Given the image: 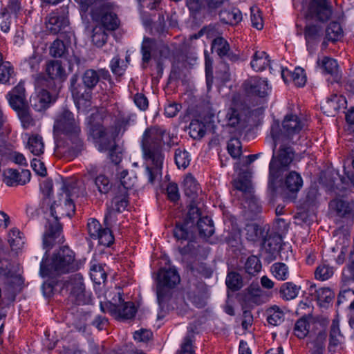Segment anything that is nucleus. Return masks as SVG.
I'll list each match as a JSON object with an SVG mask.
<instances>
[{
  "mask_svg": "<svg viewBox=\"0 0 354 354\" xmlns=\"http://www.w3.org/2000/svg\"><path fill=\"white\" fill-rule=\"evenodd\" d=\"M53 190L51 182L46 181L41 187L44 198L40 203V209L44 214L49 212L51 219L47 218L45 232L43 236L44 248L50 249L54 245L55 239L62 232V225L59 220L63 217H71L75 211L73 200L68 194L62 192L51 201L50 195Z\"/></svg>",
  "mask_w": 354,
  "mask_h": 354,
  "instance_id": "obj_1",
  "label": "nucleus"
},
{
  "mask_svg": "<svg viewBox=\"0 0 354 354\" xmlns=\"http://www.w3.org/2000/svg\"><path fill=\"white\" fill-rule=\"evenodd\" d=\"M170 136L167 131L158 127H151L144 131L141 147L143 158L146 162V175L148 182L153 185L162 178V169L165 160L162 147L165 145L164 137Z\"/></svg>",
  "mask_w": 354,
  "mask_h": 354,
  "instance_id": "obj_2",
  "label": "nucleus"
},
{
  "mask_svg": "<svg viewBox=\"0 0 354 354\" xmlns=\"http://www.w3.org/2000/svg\"><path fill=\"white\" fill-rule=\"evenodd\" d=\"M53 131L55 136H64L67 148L66 152L70 156H77L83 150L80 121L72 112L64 110L57 116Z\"/></svg>",
  "mask_w": 354,
  "mask_h": 354,
  "instance_id": "obj_3",
  "label": "nucleus"
},
{
  "mask_svg": "<svg viewBox=\"0 0 354 354\" xmlns=\"http://www.w3.org/2000/svg\"><path fill=\"white\" fill-rule=\"evenodd\" d=\"M53 246L50 248V250ZM46 259L43 258L40 263V274L43 277H50L55 274H66L79 269V263L75 259V252L68 246H62L52 256L50 263L47 264V253L46 248Z\"/></svg>",
  "mask_w": 354,
  "mask_h": 354,
  "instance_id": "obj_4",
  "label": "nucleus"
},
{
  "mask_svg": "<svg viewBox=\"0 0 354 354\" xmlns=\"http://www.w3.org/2000/svg\"><path fill=\"white\" fill-rule=\"evenodd\" d=\"M102 117L100 114H93L89 120L88 130L89 134L99 144L100 151H110L111 158L115 164L120 162V158L114 156L113 149L115 145V135L112 128H105L102 124Z\"/></svg>",
  "mask_w": 354,
  "mask_h": 354,
  "instance_id": "obj_5",
  "label": "nucleus"
},
{
  "mask_svg": "<svg viewBox=\"0 0 354 354\" xmlns=\"http://www.w3.org/2000/svg\"><path fill=\"white\" fill-rule=\"evenodd\" d=\"M283 132L279 133V125H273L271 128L270 134L274 142V149L281 142L286 140L292 143L299 139V133L304 127L303 122L295 115H287L282 123Z\"/></svg>",
  "mask_w": 354,
  "mask_h": 354,
  "instance_id": "obj_6",
  "label": "nucleus"
},
{
  "mask_svg": "<svg viewBox=\"0 0 354 354\" xmlns=\"http://www.w3.org/2000/svg\"><path fill=\"white\" fill-rule=\"evenodd\" d=\"M78 77L73 75L71 80V91L74 100L77 102H88L91 98V90L99 82L96 71L93 69L86 70L82 75L84 85L77 83Z\"/></svg>",
  "mask_w": 354,
  "mask_h": 354,
  "instance_id": "obj_7",
  "label": "nucleus"
},
{
  "mask_svg": "<svg viewBox=\"0 0 354 354\" xmlns=\"http://www.w3.org/2000/svg\"><path fill=\"white\" fill-rule=\"evenodd\" d=\"M127 174V171H123L121 173L120 183L115 190V196L111 201V209L108 210L104 216V223L106 226L111 225L112 223L115 221L116 212H122L128 206V190L131 185L125 180V176Z\"/></svg>",
  "mask_w": 354,
  "mask_h": 354,
  "instance_id": "obj_8",
  "label": "nucleus"
},
{
  "mask_svg": "<svg viewBox=\"0 0 354 354\" xmlns=\"http://www.w3.org/2000/svg\"><path fill=\"white\" fill-rule=\"evenodd\" d=\"M118 301L113 299L115 303L112 301L100 302V309L103 313H109L117 319H132L136 313V308L134 304L131 301L124 302L120 292H118Z\"/></svg>",
  "mask_w": 354,
  "mask_h": 354,
  "instance_id": "obj_9",
  "label": "nucleus"
},
{
  "mask_svg": "<svg viewBox=\"0 0 354 354\" xmlns=\"http://www.w3.org/2000/svg\"><path fill=\"white\" fill-rule=\"evenodd\" d=\"M272 87L266 78L253 76L245 82V102L265 99L271 93Z\"/></svg>",
  "mask_w": 354,
  "mask_h": 354,
  "instance_id": "obj_10",
  "label": "nucleus"
},
{
  "mask_svg": "<svg viewBox=\"0 0 354 354\" xmlns=\"http://www.w3.org/2000/svg\"><path fill=\"white\" fill-rule=\"evenodd\" d=\"M156 295L159 305H162L167 296L165 288H172L180 283V278L174 268H161L156 277Z\"/></svg>",
  "mask_w": 354,
  "mask_h": 354,
  "instance_id": "obj_11",
  "label": "nucleus"
},
{
  "mask_svg": "<svg viewBox=\"0 0 354 354\" xmlns=\"http://www.w3.org/2000/svg\"><path fill=\"white\" fill-rule=\"evenodd\" d=\"M303 13L307 19L325 21L333 12L327 0H306L303 3Z\"/></svg>",
  "mask_w": 354,
  "mask_h": 354,
  "instance_id": "obj_12",
  "label": "nucleus"
},
{
  "mask_svg": "<svg viewBox=\"0 0 354 354\" xmlns=\"http://www.w3.org/2000/svg\"><path fill=\"white\" fill-rule=\"evenodd\" d=\"M112 9L111 3H105L100 4V7L93 8L91 11L92 19L100 24L98 26H102L104 30H116L119 27L120 21Z\"/></svg>",
  "mask_w": 354,
  "mask_h": 354,
  "instance_id": "obj_13",
  "label": "nucleus"
},
{
  "mask_svg": "<svg viewBox=\"0 0 354 354\" xmlns=\"http://www.w3.org/2000/svg\"><path fill=\"white\" fill-rule=\"evenodd\" d=\"M192 201L184 223L176 224L174 230V235L177 240H190L193 237L190 228L194 226L196 221L201 218L199 208Z\"/></svg>",
  "mask_w": 354,
  "mask_h": 354,
  "instance_id": "obj_14",
  "label": "nucleus"
},
{
  "mask_svg": "<svg viewBox=\"0 0 354 354\" xmlns=\"http://www.w3.org/2000/svg\"><path fill=\"white\" fill-rule=\"evenodd\" d=\"M294 157L295 151L292 148L285 144H281L277 153L276 155L274 153L270 160L269 165L270 176L272 178H277L279 176V169L288 167Z\"/></svg>",
  "mask_w": 354,
  "mask_h": 354,
  "instance_id": "obj_15",
  "label": "nucleus"
},
{
  "mask_svg": "<svg viewBox=\"0 0 354 354\" xmlns=\"http://www.w3.org/2000/svg\"><path fill=\"white\" fill-rule=\"evenodd\" d=\"M63 288L69 292V297L73 303L77 305L84 303L85 285L80 273L71 275L68 279L64 282Z\"/></svg>",
  "mask_w": 354,
  "mask_h": 354,
  "instance_id": "obj_16",
  "label": "nucleus"
},
{
  "mask_svg": "<svg viewBox=\"0 0 354 354\" xmlns=\"http://www.w3.org/2000/svg\"><path fill=\"white\" fill-rule=\"evenodd\" d=\"M54 86V88L48 87L49 90L41 89L35 95L30 97V105L35 111H41L46 109L52 102L56 100L59 91L55 83Z\"/></svg>",
  "mask_w": 354,
  "mask_h": 354,
  "instance_id": "obj_17",
  "label": "nucleus"
},
{
  "mask_svg": "<svg viewBox=\"0 0 354 354\" xmlns=\"http://www.w3.org/2000/svg\"><path fill=\"white\" fill-rule=\"evenodd\" d=\"M272 296V292L263 290L258 282H252L245 290V305H261L270 301Z\"/></svg>",
  "mask_w": 354,
  "mask_h": 354,
  "instance_id": "obj_18",
  "label": "nucleus"
},
{
  "mask_svg": "<svg viewBox=\"0 0 354 354\" xmlns=\"http://www.w3.org/2000/svg\"><path fill=\"white\" fill-rule=\"evenodd\" d=\"M46 72L48 75L50 81L48 82V87L55 88L54 84L61 88V84L66 77V73L64 68L62 66L61 62L53 60L46 64Z\"/></svg>",
  "mask_w": 354,
  "mask_h": 354,
  "instance_id": "obj_19",
  "label": "nucleus"
},
{
  "mask_svg": "<svg viewBox=\"0 0 354 354\" xmlns=\"http://www.w3.org/2000/svg\"><path fill=\"white\" fill-rule=\"evenodd\" d=\"M3 182L8 186L24 185L30 180L31 174L28 169L19 171L15 169H6L3 171Z\"/></svg>",
  "mask_w": 354,
  "mask_h": 354,
  "instance_id": "obj_20",
  "label": "nucleus"
},
{
  "mask_svg": "<svg viewBox=\"0 0 354 354\" xmlns=\"http://www.w3.org/2000/svg\"><path fill=\"white\" fill-rule=\"evenodd\" d=\"M45 24L50 34L57 35L66 32L65 28L68 26L69 21L67 17L52 12L46 17Z\"/></svg>",
  "mask_w": 354,
  "mask_h": 354,
  "instance_id": "obj_21",
  "label": "nucleus"
},
{
  "mask_svg": "<svg viewBox=\"0 0 354 354\" xmlns=\"http://www.w3.org/2000/svg\"><path fill=\"white\" fill-rule=\"evenodd\" d=\"M303 179L301 175L292 171L287 174L282 182L283 191L287 194L293 195V198L303 187Z\"/></svg>",
  "mask_w": 354,
  "mask_h": 354,
  "instance_id": "obj_22",
  "label": "nucleus"
},
{
  "mask_svg": "<svg viewBox=\"0 0 354 354\" xmlns=\"http://www.w3.org/2000/svg\"><path fill=\"white\" fill-rule=\"evenodd\" d=\"M330 207L334 209L339 217L351 218H354V201L353 198L344 200L337 198L330 203Z\"/></svg>",
  "mask_w": 354,
  "mask_h": 354,
  "instance_id": "obj_23",
  "label": "nucleus"
},
{
  "mask_svg": "<svg viewBox=\"0 0 354 354\" xmlns=\"http://www.w3.org/2000/svg\"><path fill=\"white\" fill-rule=\"evenodd\" d=\"M10 106L15 109L26 106V90L23 83L19 82L6 95Z\"/></svg>",
  "mask_w": 354,
  "mask_h": 354,
  "instance_id": "obj_24",
  "label": "nucleus"
},
{
  "mask_svg": "<svg viewBox=\"0 0 354 354\" xmlns=\"http://www.w3.org/2000/svg\"><path fill=\"white\" fill-rule=\"evenodd\" d=\"M346 100L342 95H331L322 105V109L328 116L335 115L337 111L346 107Z\"/></svg>",
  "mask_w": 354,
  "mask_h": 354,
  "instance_id": "obj_25",
  "label": "nucleus"
},
{
  "mask_svg": "<svg viewBox=\"0 0 354 354\" xmlns=\"http://www.w3.org/2000/svg\"><path fill=\"white\" fill-rule=\"evenodd\" d=\"M270 64L269 56L265 51L255 50L253 53L250 61V66L254 71H263L268 66H270V73H272L274 71V68Z\"/></svg>",
  "mask_w": 354,
  "mask_h": 354,
  "instance_id": "obj_26",
  "label": "nucleus"
},
{
  "mask_svg": "<svg viewBox=\"0 0 354 354\" xmlns=\"http://www.w3.org/2000/svg\"><path fill=\"white\" fill-rule=\"evenodd\" d=\"M243 164L239 160L234 164L236 177L232 182L231 194L239 199L243 196Z\"/></svg>",
  "mask_w": 354,
  "mask_h": 354,
  "instance_id": "obj_27",
  "label": "nucleus"
},
{
  "mask_svg": "<svg viewBox=\"0 0 354 354\" xmlns=\"http://www.w3.org/2000/svg\"><path fill=\"white\" fill-rule=\"evenodd\" d=\"M315 324V319L311 315L302 316L295 323L294 333L298 338L303 339L307 336Z\"/></svg>",
  "mask_w": 354,
  "mask_h": 354,
  "instance_id": "obj_28",
  "label": "nucleus"
},
{
  "mask_svg": "<svg viewBox=\"0 0 354 354\" xmlns=\"http://www.w3.org/2000/svg\"><path fill=\"white\" fill-rule=\"evenodd\" d=\"M317 64L322 69V72L330 75L334 81L337 82L339 80V68L335 59L324 57L321 61L317 60Z\"/></svg>",
  "mask_w": 354,
  "mask_h": 354,
  "instance_id": "obj_29",
  "label": "nucleus"
},
{
  "mask_svg": "<svg viewBox=\"0 0 354 354\" xmlns=\"http://www.w3.org/2000/svg\"><path fill=\"white\" fill-rule=\"evenodd\" d=\"M185 194L189 197L192 202L195 201L198 193L201 192L200 186L192 174H187L184 179Z\"/></svg>",
  "mask_w": 354,
  "mask_h": 354,
  "instance_id": "obj_30",
  "label": "nucleus"
},
{
  "mask_svg": "<svg viewBox=\"0 0 354 354\" xmlns=\"http://www.w3.org/2000/svg\"><path fill=\"white\" fill-rule=\"evenodd\" d=\"M301 286L293 282H285L281 284L279 288L280 297L284 301L295 299L299 295Z\"/></svg>",
  "mask_w": 354,
  "mask_h": 354,
  "instance_id": "obj_31",
  "label": "nucleus"
},
{
  "mask_svg": "<svg viewBox=\"0 0 354 354\" xmlns=\"http://www.w3.org/2000/svg\"><path fill=\"white\" fill-rule=\"evenodd\" d=\"M21 8V0H7L5 6L1 9L0 17L9 19L11 15L17 16Z\"/></svg>",
  "mask_w": 354,
  "mask_h": 354,
  "instance_id": "obj_32",
  "label": "nucleus"
},
{
  "mask_svg": "<svg viewBox=\"0 0 354 354\" xmlns=\"http://www.w3.org/2000/svg\"><path fill=\"white\" fill-rule=\"evenodd\" d=\"M199 235L203 239L209 238L214 233L213 221L208 216L201 218L197 222Z\"/></svg>",
  "mask_w": 354,
  "mask_h": 354,
  "instance_id": "obj_33",
  "label": "nucleus"
},
{
  "mask_svg": "<svg viewBox=\"0 0 354 354\" xmlns=\"http://www.w3.org/2000/svg\"><path fill=\"white\" fill-rule=\"evenodd\" d=\"M344 36V30L339 22L331 21L326 28V39L335 42L339 41Z\"/></svg>",
  "mask_w": 354,
  "mask_h": 354,
  "instance_id": "obj_34",
  "label": "nucleus"
},
{
  "mask_svg": "<svg viewBox=\"0 0 354 354\" xmlns=\"http://www.w3.org/2000/svg\"><path fill=\"white\" fill-rule=\"evenodd\" d=\"M335 237L338 238L336 239V241H339V245H337L336 247L332 248L333 252H339L337 257H336L335 255H332V257L335 259V261L338 264H342L345 259V251L346 245L348 243V239L344 234L337 236V235L335 236Z\"/></svg>",
  "mask_w": 354,
  "mask_h": 354,
  "instance_id": "obj_35",
  "label": "nucleus"
},
{
  "mask_svg": "<svg viewBox=\"0 0 354 354\" xmlns=\"http://www.w3.org/2000/svg\"><path fill=\"white\" fill-rule=\"evenodd\" d=\"M270 271L272 275L278 281H286L290 276L289 268L284 263L277 262L273 263Z\"/></svg>",
  "mask_w": 354,
  "mask_h": 354,
  "instance_id": "obj_36",
  "label": "nucleus"
},
{
  "mask_svg": "<svg viewBox=\"0 0 354 354\" xmlns=\"http://www.w3.org/2000/svg\"><path fill=\"white\" fill-rule=\"evenodd\" d=\"M267 321L272 326L280 325L284 321V313L277 306H271L267 310Z\"/></svg>",
  "mask_w": 354,
  "mask_h": 354,
  "instance_id": "obj_37",
  "label": "nucleus"
},
{
  "mask_svg": "<svg viewBox=\"0 0 354 354\" xmlns=\"http://www.w3.org/2000/svg\"><path fill=\"white\" fill-rule=\"evenodd\" d=\"M28 148L35 156H39L44 153V144L42 137L38 134H33L29 137Z\"/></svg>",
  "mask_w": 354,
  "mask_h": 354,
  "instance_id": "obj_38",
  "label": "nucleus"
},
{
  "mask_svg": "<svg viewBox=\"0 0 354 354\" xmlns=\"http://www.w3.org/2000/svg\"><path fill=\"white\" fill-rule=\"evenodd\" d=\"M62 193L68 194L69 198L74 201L75 197L84 195V190H81L75 180H68L64 183L62 187Z\"/></svg>",
  "mask_w": 354,
  "mask_h": 354,
  "instance_id": "obj_39",
  "label": "nucleus"
},
{
  "mask_svg": "<svg viewBox=\"0 0 354 354\" xmlns=\"http://www.w3.org/2000/svg\"><path fill=\"white\" fill-rule=\"evenodd\" d=\"M245 235L248 241L256 242L263 236V230L257 223L252 222L245 227Z\"/></svg>",
  "mask_w": 354,
  "mask_h": 354,
  "instance_id": "obj_40",
  "label": "nucleus"
},
{
  "mask_svg": "<svg viewBox=\"0 0 354 354\" xmlns=\"http://www.w3.org/2000/svg\"><path fill=\"white\" fill-rule=\"evenodd\" d=\"M219 17L222 21L231 25L236 24L242 19L241 12L236 9L222 10L219 13Z\"/></svg>",
  "mask_w": 354,
  "mask_h": 354,
  "instance_id": "obj_41",
  "label": "nucleus"
},
{
  "mask_svg": "<svg viewBox=\"0 0 354 354\" xmlns=\"http://www.w3.org/2000/svg\"><path fill=\"white\" fill-rule=\"evenodd\" d=\"M225 0H190V4H194L192 8L199 10L202 7H206L209 12L221 7Z\"/></svg>",
  "mask_w": 354,
  "mask_h": 354,
  "instance_id": "obj_42",
  "label": "nucleus"
},
{
  "mask_svg": "<svg viewBox=\"0 0 354 354\" xmlns=\"http://www.w3.org/2000/svg\"><path fill=\"white\" fill-rule=\"evenodd\" d=\"M15 110L17 112V115L24 129H28L35 125V120L32 117L27 105Z\"/></svg>",
  "mask_w": 354,
  "mask_h": 354,
  "instance_id": "obj_43",
  "label": "nucleus"
},
{
  "mask_svg": "<svg viewBox=\"0 0 354 354\" xmlns=\"http://www.w3.org/2000/svg\"><path fill=\"white\" fill-rule=\"evenodd\" d=\"M315 297L321 306L326 307L334 298L333 292L328 288H320L315 292Z\"/></svg>",
  "mask_w": 354,
  "mask_h": 354,
  "instance_id": "obj_44",
  "label": "nucleus"
},
{
  "mask_svg": "<svg viewBox=\"0 0 354 354\" xmlns=\"http://www.w3.org/2000/svg\"><path fill=\"white\" fill-rule=\"evenodd\" d=\"M212 49L220 57H223L227 55L230 51V46L227 41L223 37H216L212 41Z\"/></svg>",
  "mask_w": 354,
  "mask_h": 354,
  "instance_id": "obj_45",
  "label": "nucleus"
},
{
  "mask_svg": "<svg viewBox=\"0 0 354 354\" xmlns=\"http://www.w3.org/2000/svg\"><path fill=\"white\" fill-rule=\"evenodd\" d=\"M322 35V27L318 24H308L305 27L304 36L307 42L319 39Z\"/></svg>",
  "mask_w": 354,
  "mask_h": 354,
  "instance_id": "obj_46",
  "label": "nucleus"
},
{
  "mask_svg": "<svg viewBox=\"0 0 354 354\" xmlns=\"http://www.w3.org/2000/svg\"><path fill=\"white\" fill-rule=\"evenodd\" d=\"M155 40L149 37H145L141 46L143 64H147L151 58V53L155 47Z\"/></svg>",
  "mask_w": 354,
  "mask_h": 354,
  "instance_id": "obj_47",
  "label": "nucleus"
},
{
  "mask_svg": "<svg viewBox=\"0 0 354 354\" xmlns=\"http://www.w3.org/2000/svg\"><path fill=\"white\" fill-rule=\"evenodd\" d=\"M108 35L102 26H95L93 29L92 42L98 48L102 47L106 42Z\"/></svg>",
  "mask_w": 354,
  "mask_h": 354,
  "instance_id": "obj_48",
  "label": "nucleus"
},
{
  "mask_svg": "<svg viewBox=\"0 0 354 354\" xmlns=\"http://www.w3.org/2000/svg\"><path fill=\"white\" fill-rule=\"evenodd\" d=\"M12 65L9 62H5L0 65V83L8 84L10 80L15 76Z\"/></svg>",
  "mask_w": 354,
  "mask_h": 354,
  "instance_id": "obj_49",
  "label": "nucleus"
},
{
  "mask_svg": "<svg viewBox=\"0 0 354 354\" xmlns=\"http://www.w3.org/2000/svg\"><path fill=\"white\" fill-rule=\"evenodd\" d=\"M261 270L260 260L256 256H250L245 263V271L250 275H255Z\"/></svg>",
  "mask_w": 354,
  "mask_h": 354,
  "instance_id": "obj_50",
  "label": "nucleus"
},
{
  "mask_svg": "<svg viewBox=\"0 0 354 354\" xmlns=\"http://www.w3.org/2000/svg\"><path fill=\"white\" fill-rule=\"evenodd\" d=\"M189 129L190 136L194 139H201L205 135V126L199 120H192Z\"/></svg>",
  "mask_w": 354,
  "mask_h": 354,
  "instance_id": "obj_51",
  "label": "nucleus"
},
{
  "mask_svg": "<svg viewBox=\"0 0 354 354\" xmlns=\"http://www.w3.org/2000/svg\"><path fill=\"white\" fill-rule=\"evenodd\" d=\"M94 184L100 194H107L112 187V184L109 178L103 174L97 176L94 179Z\"/></svg>",
  "mask_w": 354,
  "mask_h": 354,
  "instance_id": "obj_52",
  "label": "nucleus"
},
{
  "mask_svg": "<svg viewBox=\"0 0 354 354\" xmlns=\"http://www.w3.org/2000/svg\"><path fill=\"white\" fill-rule=\"evenodd\" d=\"M227 151L233 158H239L242 154V143L240 139L231 138L227 142Z\"/></svg>",
  "mask_w": 354,
  "mask_h": 354,
  "instance_id": "obj_53",
  "label": "nucleus"
},
{
  "mask_svg": "<svg viewBox=\"0 0 354 354\" xmlns=\"http://www.w3.org/2000/svg\"><path fill=\"white\" fill-rule=\"evenodd\" d=\"M343 336L341 334L339 322L333 320L330 326V345L336 346L342 343Z\"/></svg>",
  "mask_w": 354,
  "mask_h": 354,
  "instance_id": "obj_54",
  "label": "nucleus"
},
{
  "mask_svg": "<svg viewBox=\"0 0 354 354\" xmlns=\"http://www.w3.org/2000/svg\"><path fill=\"white\" fill-rule=\"evenodd\" d=\"M174 158L175 162L179 169H185L189 165V155L185 149H177L175 151Z\"/></svg>",
  "mask_w": 354,
  "mask_h": 354,
  "instance_id": "obj_55",
  "label": "nucleus"
},
{
  "mask_svg": "<svg viewBox=\"0 0 354 354\" xmlns=\"http://www.w3.org/2000/svg\"><path fill=\"white\" fill-rule=\"evenodd\" d=\"M226 285L232 291L239 290L243 285L241 276L234 272H230L226 279Z\"/></svg>",
  "mask_w": 354,
  "mask_h": 354,
  "instance_id": "obj_56",
  "label": "nucleus"
},
{
  "mask_svg": "<svg viewBox=\"0 0 354 354\" xmlns=\"http://www.w3.org/2000/svg\"><path fill=\"white\" fill-rule=\"evenodd\" d=\"M90 276L92 281L97 284L105 282L106 273L101 266L94 265L91 268Z\"/></svg>",
  "mask_w": 354,
  "mask_h": 354,
  "instance_id": "obj_57",
  "label": "nucleus"
},
{
  "mask_svg": "<svg viewBox=\"0 0 354 354\" xmlns=\"http://www.w3.org/2000/svg\"><path fill=\"white\" fill-rule=\"evenodd\" d=\"M334 273L333 268L326 264L319 265L315 272V277L320 281H326L330 279Z\"/></svg>",
  "mask_w": 354,
  "mask_h": 354,
  "instance_id": "obj_58",
  "label": "nucleus"
},
{
  "mask_svg": "<svg viewBox=\"0 0 354 354\" xmlns=\"http://www.w3.org/2000/svg\"><path fill=\"white\" fill-rule=\"evenodd\" d=\"M66 52V46L62 40L58 39L53 42L50 48V53L55 57H64Z\"/></svg>",
  "mask_w": 354,
  "mask_h": 354,
  "instance_id": "obj_59",
  "label": "nucleus"
},
{
  "mask_svg": "<svg viewBox=\"0 0 354 354\" xmlns=\"http://www.w3.org/2000/svg\"><path fill=\"white\" fill-rule=\"evenodd\" d=\"M96 239L98 240V242L100 245L109 247L111 244L113 243L114 236L111 230L106 227L102 229L98 234V236L96 237Z\"/></svg>",
  "mask_w": 354,
  "mask_h": 354,
  "instance_id": "obj_60",
  "label": "nucleus"
},
{
  "mask_svg": "<svg viewBox=\"0 0 354 354\" xmlns=\"http://www.w3.org/2000/svg\"><path fill=\"white\" fill-rule=\"evenodd\" d=\"M290 81L298 87L304 86L306 82L304 70L300 67L295 68L291 73Z\"/></svg>",
  "mask_w": 354,
  "mask_h": 354,
  "instance_id": "obj_61",
  "label": "nucleus"
},
{
  "mask_svg": "<svg viewBox=\"0 0 354 354\" xmlns=\"http://www.w3.org/2000/svg\"><path fill=\"white\" fill-rule=\"evenodd\" d=\"M8 241L10 246L14 249H19L24 243L21 236V232L18 229H12L8 234Z\"/></svg>",
  "mask_w": 354,
  "mask_h": 354,
  "instance_id": "obj_62",
  "label": "nucleus"
},
{
  "mask_svg": "<svg viewBox=\"0 0 354 354\" xmlns=\"http://www.w3.org/2000/svg\"><path fill=\"white\" fill-rule=\"evenodd\" d=\"M250 12V20L252 26L257 28V30L262 29L263 24L259 9L256 6H253L251 7Z\"/></svg>",
  "mask_w": 354,
  "mask_h": 354,
  "instance_id": "obj_63",
  "label": "nucleus"
},
{
  "mask_svg": "<svg viewBox=\"0 0 354 354\" xmlns=\"http://www.w3.org/2000/svg\"><path fill=\"white\" fill-rule=\"evenodd\" d=\"M324 339V335L319 334L316 340L310 343L311 354H324L325 348Z\"/></svg>",
  "mask_w": 354,
  "mask_h": 354,
  "instance_id": "obj_64",
  "label": "nucleus"
}]
</instances>
